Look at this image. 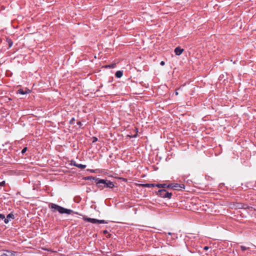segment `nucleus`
Instances as JSON below:
<instances>
[{
	"instance_id": "4468645a",
	"label": "nucleus",
	"mask_w": 256,
	"mask_h": 256,
	"mask_svg": "<svg viewBox=\"0 0 256 256\" xmlns=\"http://www.w3.org/2000/svg\"><path fill=\"white\" fill-rule=\"evenodd\" d=\"M7 42L8 44L9 48H10L12 46V42L10 39H7Z\"/></svg>"
},
{
	"instance_id": "0eeeda50",
	"label": "nucleus",
	"mask_w": 256,
	"mask_h": 256,
	"mask_svg": "<svg viewBox=\"0 0 256 256\" xmlns=\"http://www.w3.org/2000/svg\"><path fill=\"white\" fill-rule=\"evenodd\" d=\"M10 218H14V215L12 214H10L7 215L6 218H4V222L8 224Z\"/></svg>"
},
{
	"instance_id": "20e7f679",
	"label": "nucleus",
	"mask_w": 256,
	"mask_h": 256,
	"mask_svg": "<svg viewBox=\"0 0 256 256\" xmlns=\"http://www.w3.org/2000/svg\"><path fill=\"white\" fill-rule=\"evenodd\" d=\"M84 220L86 222H90L92 224H107L108 222L104 220H98L95 218H84Z\"/></svg>"
},
{
	"instance_id": "6ab92c4d",
	"label": "nucleus",
	"mask_w": 256,
	"mask_h": 256,
	"mask_svg": "<svg viewBox=\"0 0 256 256\" xmlns=\"http://www.w3.org/2000/svg\"><path fill=\"white\" fill-rule=\"evenodd\" d=\"M0 218H2V219H4L5 218V216L4 214H0Z\"/></svg>"
},
{
	"instance_id": "9d476101",
	"label": "nucleus",
	"mask_w": 256,
	"mask_h": 256,
	"mask_svg": "<svg viewBox=\"0 0 256 256\" xmlns=\"http://www.w3.org/2000/svg\"><path fill=\"white\" fill-rule=\"evenodd\" d=\"M74 165L80 168H81V169L84 168L86 167V165L82 164H78L76 163H74Z\"/></svg>"
},
{
	"instance_id": "4be33fe9",
	"label": "nucleus",
	"mask_w": 256,
	"mask_h": 256,
	"mask_svg": "<svg viewBox=\"0 0 256 256\" xmlns=\"http://www.w3.org/2000/svg\"><path fill=\"white\" fill-rule=\"evenodd\" d=\"M78 124L80 126H82V123L80 122H77Z\"/></svg>"
},
{
	"instance_id": "7ed1b4c3",
	"label": "nucleus",
	"mask_w": 256,
	"mask_h": 256,
	"mask_svg": "<svg viewBox=\"0 0 256 256\" xmlns=\"http://www.w3.org/2000/svg\"><path fill=\"white\" fill-rule=\"evenodd\" d=\"M157 194L158 196H160L161 198H170L172 195L171 192H168L166 190H164V189L160 190L158 191Z\"/></svg>"
},
{
	"instance_id": "412c9836",
	"label": "nucleus",
	"mask_w": 256,
	"mask_h": 256,
	"mask_svg": "<svg viewBox=\"0 0 256 256\" xmlns=\"http://www.w3.org/2000/svg\"><path fill=\"white\" fill-rule=\"evenodd\" d=\"M97 140V138H96V137H94V140H93V142H95Z\"/></svg>"
},
{
	"instance_id": "dca6fc26",
	"label": "nucleus",
	"mask_w": 256,
	"mask_h": 256,
	"mask_svg": "<svg viewBox=\"0 0 256 256\" xmlns=\"http://www.w3.org/2000/svg\"><path fill=\"white\" fill-rule=\"evenodd\" d=\"M240 248H241L242 250L243 251L246 250L248 249V248H246V247L244 246H240Z\"/></svg>"
},
{
	"instance_id": "423d86ee",
	"label": "nucleus",
	"mask_w": 256,
	"mask_h": 256,
	"mask_svg": "<svg viewBox=\"0 0 256 256\" xmlns=\"http://www.w3.org/2000/svg\"><path fill=\"white\" fill-rule=\"evenodd\" d=\"M184 49L181 48L180 47H177L174 50V52L176 55L180 56L183 52Z\"/></svg>"
},
{
	"instance_id": "39448f33",
	"label": "nucleus",
	"mask_w": 256,
	"mask_h": 256,
	"mask_svg": "<svg viewBox=\"0 0 256 256\" xmlns=\"http://www.w3.org/2000/svg\"><path fill=\"white\" fill-rule=\"evenodd\" d=\"M168 188H172L173 189L176 190H179L182 188H184V184H176L172 186V184L168 186Z\"/></svg>"
},
{
	"instance_id": "a211bd4d",
	"label": "nucleus",
	"mask_w": 256,
	"mask_h": 256,
	"mask_svg": "<svg viewBox=\"0 0 256 256\" xmlns=\"http://www.w3.org/2000/svg\"><path fill=\"white\" fill-rule=\"evenodd\" d=\"M26 150H27V148H24L22 150V154H24L26 151Z\"/></svg>"
},
{
	"instance_id": "9b49d317",
	"label": "nucleus",
	"mask_w": 256,
	"mask_h": 256,
	"mask_svg": "<svg viewBox=\"0 0 256 256\" xmlns=\"http://www.w3.org/2000/svg\"><path fill=\"white\" fill-rule=\"evenodd\" d=\"M0 256H12V254L10 252L5 251L1 254Z\"/></svg>"
},
{
	"instance_id": "393cba45",
	"label": "nucleus",
	"mask_w": 256,
	"mask_h": 256,
	"mask_svg": "<svg viewBox=\"0 0 256 256\" xmlns=\"http://www.w3.org/2000/svg\"><path fill=\"white\" fill-rule=\"evenodd\" d=\"M175 94H176V96L178 94V92H176Z\"/></svg>"
},
{
	"instance_id": "5701e85b",
	"label": "nucleus",
	"mask_w": 256,
	"mask_h": 256,
	"mask_svg": "<svg viewBox=\"0 0 256 256\" xmlns=\"http://www.w3.org/2000/svg\"><path fill=\"white\" fill-rule=\"evenodd\" d=\"M208 248H208V246H205V247L204 248V250H208Z\"/></svg>"
},
{
	"instance_id": "1a4fd4ad",
	"label": "nucleus",
	"mask_w": 256,
	"mask_h": 256,
	"mask_svg": "<svg viewBox=\"0 0 256 256\" xmlns=\"http://www.w3.org/2000/svg\"><path fill=\"white\" fill-rule=\"evenodd\" d=\"M122 74H123L122 71L118 70L116 72L115 76L118 78H120L122 76Z\"/></svg>"
},
{
	"instance_id": "f257e3e1",
	"label": "nucleus",
	"mask_w": 256,
	"mask_h": 256,
	"mask_svg": "<svg viewBox=\"0 0 256 256\" xmlns=\"http://www.w3.org/2000/svg\"><path fill=\"white\" fill-rule=\"evenodd\" d=\"M88 179L94 180L97 184V186L102 189L103 188H112L114 186L112 182L108 180L100 179L98 178H95L94 177H88Z\"/></svg>"
},
{
	"instance_id": "6e6552de",
	"label": "nucleus",
	"mask_w": 256,
	"mask_h": 256,
	"mask_svg": "<svg viewBox=\"0 0 256 256\" xmlns=\"http://www.w3.org/2000/svg\"><path fill=\"white\" fill-rule=\"evenodd\" d=\"M30 92V90H24L22 89H19L18 91V92L20 94H28Z\"/></svg>"
},
{
	"instance_id": "2eb2a0df",
	"label": "nucleus",
	"mask_w": 256,
	"mask_h": 256,
	"mask_svg": "<svg viewBox=\"0 0 256 256\" xmlns=\"http://www.w3.org/2000/svg\"><path fill=\"white\" fill-rule=\"evenodd\" d=\"M166 186V184H158L156 185V186L158 188H165Z\"/></svg>"
},
{
	"instance_id": "ddd939ff",
	"label": "nucleus",
	"mask_w": 256,
	"mask_h": 256,
	"mask_svg": "<svg viewBox=\"0 0 256 256\" xmlns=\"http://www.w3.org/2000/svg\"><path fill=\"white\" fill-rule=\"evenodd\" d=\"M143 186H144V187H148V188H150V187H154L155 186V184H144L142 185Z\"/></svg>"
},
{
	"instance_id": "f8f14e48",
	"label": "nucleus",
	"mask_w": 256,
	"mask_h": 256,
	"mask_svg": "<svg viewBox=\"0 0 256 256\" xmlns=\"http://www.w3.org/2000/svg\"><path fill=\"white\" fill-rule=\"evenodd\" d=\"M116 66V64H108V65H106V68H114Z\"/></svg>"
},
{
	"instance_id": "f03ea898",
	"label": "nucleus",
	"mask_w": 256,
	"mask_h": 256,
	"mask_svg": "<svg viewBox=\"0 0 256 256\" xmlns=\"http://www.w3.org/2000/svg\"><path fill=\"white\" fill-rule=\"evenodd\" d=\"M48 208L51 210L52 212H58L61 214H70L73 212V210H71L65 208L62 206L53 203H50L48 204Z\"/></svg>"
},
{
	"instance_id": "b1692460",
	"label": "nucleus",
	"mask_w": 256,
	"mask_h": 256,
	"mask_svg": "<svg viewBox=\"0 0 256 256\" xmlns=\"http://www.w3.org/2000/svg\"><path fill=\"white\" fill-rule=\"evenodd\" d=\"M104 234H107L108 233V231L106 230H105L104 231Z\"/></svg>"
},
{
	"instance_id": "aec40b11",
	"label": "nucleus",
	"mask_w": 256,
	"mask_h": 256,
	"mask_svg": "<svg viewBox=\"0 0 256 256\" xmlns=\"http://www.w3.org/2000/svg\"><path fill=\"white\" fill-rule=\"evenodd\" d=\"M160 65L164 66V62L163 61H162L160 63Z\"/></svg>"
},
{
	"instance_id": "f3484780",
	"label": "nucleus",
	"mask_w": 256,
	"mask_h": 256,
	"mask_svg": "<svg viewBox=\"0 0 256 256\" xmlns=\"http://www.w3.org/2000/svg\"><path fill=\"white\" fill-rule=\"evenodd\" d=\"M6 184V182L5 181H2V182H0V186H3L5 185Z\"/></svg>"
}]
</instances>
